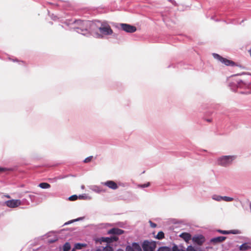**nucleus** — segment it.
<instances>
[{"label": "nucleus", "instance_id": "nucleus-1", "mask_svg": "<svg viewBox=\"0 0 251 251\" xmlns=\"http://www.w3.org/2000/svg\"><path fill=\"white\" fill-rule=\"evenodd\" d=\"M62 24L67 26L69 29H73L77 33L88 36L95 30V21L81 20L68 19L62 22Z\"/></svg>", "mask_w": 251, "mask_h": 251}, {"label": "nucleus", "instance_id": "nucleus-2", "mask_svg": "<svg viewBox=\"0 0 251 251\" xmlns=\"http://www.w3.org/2000/svg\"><path fill=\"white\" fill-rule=\"evenodd\" d=\"M96 24L95 30L99 29L101 34L96 33V37L98 38H102L103 35H110L113 33L112 29L109 25L107 21H100L99 20H95Z\"/></svg>", "mask_w": 251, "mask_h": 251}, {"label": "nucleus", "instance_id": "nucleus-3", "mask_svg": "<svg viewBox=\"0 0 251 251\" xmlns=\"http://www.w3.org/2000/svg\"><path fill=\"white\" fill-rule=\"evenodd\" d=\"M118 240L119 237L116 236L101 237L96 239V242H99L100 244L102 242L106 243V246L102 247V249L100 248V251H114V247L116 246V243Z\"/></svg>", "mask_w": 251, "mask_h": 251}, {"label": "nucleus", "instance_id": "nucleus-4", "mask_svg": "<svg viewBox=\"0 0 251 251\" xmlns=\"http://www.w3.org/2000/svg\"><path fill=\"white\" fill-rule=\"evenodd\" d=\"M140 244L143 251H155L157 244L160 245L161 242L151 240H144Z\"/></svg>", "mask_w": 251, "mask_h": 251}, {"label": "nucleus", "instance_id": "nucleus-5", "mask_svg": "<svg viewBox=\"0 0 251 251\" xmlns=\"http://www.w3.org/2000/svg\"><path fill=\"white\" fill-rule=\"evenodd\" d=\"M236 157L235 155H224L218 159L217 163L222 166L227 167L231 164Z\"/></svg>", "mask_w": 251, "mask_h": 251}, {"label": "nucleus", "instance_id": "nucleus-6", "mask_svg": "<svg viewBox=\"0 0 251 251\" xmlns=\"http://www.w3.org/2000/svg\"><path fill=\"white\" fill-rule=\"evenodd\" d=\"M229 86L233 91H235L237 88H246L251 87V82H245L241 79L236 80V83L231 82L229 84Z\"/></svg>", "mask_w": 251, "mask_h": 251}, {"label": "nucleus", "instance_id": "nucleus-7", "mask_svg": "<svg viewBox=\"0 0 251 251\" xmlns=\"http://www.w3.org/2000/svg\"><path fill=\"white\" fill-rule=\"evenodd\" d=\"M213 57L218 60L219 61L221 62L223 64H224L226 66H237L238 65L236 63L230 60L227 59L226 58H224L216 53H212Z\"/></svg>", "mask_w": 251, "mask_h": 251}, {"label": "nucleus", "instance_id": "nucleus-8", "mask_svg": "<svg viewBox=\"0 0 251 251\" xmlns=\"http://www.w3.org/2000/svg\"><path fill=\"white\" fill-rule=\"evenodd\" d=\"M115 26L118 28H121L122 30L129 33H134L137 30L136 26L128 24H115Z\"/></svg>", "mask_w": 251, "mask_h": 251}, {"label": "nucleus", "instance_id": "nucleus-9", "mask_svg": "<svg viewBox=\"0 0 251 251\" xmlns=\"http://www.w3.org/2000/svg\"><path fill=\"white\" fill-rule=\"evenodd\" d=\"M125 251H143L140 242H127L126 245Z\"/></svg>", "mask_w": 251, "mask_h": 251}, {"label": "nucleus", "instance_id": "nucleus-10", "mask_svg": "<svg viewBox=\"0 0 251 251\" xmlns=\"http://www.w3.org/2000/svg\"><path fill=\"white\" fill-rule=\"evenodd\" d=\"M194 245L201 246L205 241V238L202 234H196L192 238Z\"/></svg>", "mask_w": 251, "mask_h": 251}, {"label": "nucleus", "instance_id": "nucleus-11", "mask_svg": "<svg viewBox=\"0 0 251 251\" xmlns=\"http://www.w3.org/2000/svg\"><path fill=\"white\" fill-rule=\"evenodd\" d=\"M5 204L10 208H16L21 204L20 200L12 199L5 201Z\"/></svg>", "mask_w": 251, "mask_h": 251}, {"label": "nucleus", "instance_id": "nucleus-12", "mask_svg": "<svg viewBox=\"0 0 251 251\" xmlns=\"http://www.w3.org/2000/svg\"><path fill=\"white\" fill-rule=\"evenodd\" d=\"M125 231L117 227H113L107 231L108 234H111V236L119 235L124 234Z\"/></svg>", "mask_w": 251, "mask_h": 251}, {"label": "nucleus", "instance_id": "nucleus-13", "mask_svg": "<svg viewBox=\"0 0 251 251\" xmlns=\"http://www.w3.org/2000/svg\"><path fill=\"white\" fill-rule=\"evenodd\" d=\"M101 184L112 190H116L118 188V184L113 180H107L105 182H102Z\"/></svg>", "mask_w": 251, "mask_h": 251}, {"label": "nucleus", "instance_id": "nucleus-14", "mask_svg": "<svg viewBox=\"0 0 251 251\" xmlns=\"http://www.w3.org/2000/svg\"><path fill=\"white\" fill-rule=\"evenodd\" d=\"M226 239V236H217L212 238L210 240V242L215 245L217 243H222Z\"/></svg>", "mask_w": 251, "mask_h": 251}, {"label": "nucleus", "instance_id": "nucleus-15", "mask_svg": "<svg viewBox=\"0 0 251 251\" xmlns=\"http://www.w3.org/2000/svg\"><path fill=\"white\" fill-rule=\"evenodd\" d=\"M179 236L183 239L186 243H188L191 239V234L190 233L183 232L180 233Z\"/></svg>", "mask_w": 251, "mask_h": 251}, {"label": "nucleus", "instance_id": "nucleus-16", "mask_svg": "<svg viewBox=\"0 0 251 251\" xmlns=\"http://www.w3.org/2000/svg\"><path fill=\"white\" fill-rule=\"evenodd\" d=\"M90 189L97 193H100L101 192H105V190L102 188V187L98 185H93L90 188Z\"/></svg>", "mask_w": 251, "mask_h": 251}, {"label": "nucleus", "instance_id": "nucleus-17", "mask_svg": "<svg viewBox=\"0 0 251 251\" xmlns=\"http://www.w3.org/2000/svg\"><path fill=\"white\" fill-rule=\"evenodd\" d=\"M172 245L171 244L170 246H161L158 248L156 251H171Z\"/></svg>", "mask_w": 251, "mask_h": 251}, {"label": "nucleus", "instance_id": "nucleus-18", "mask_svg": "<svg viewBox=\"0 0 251 251\" xmlns=\"http://www.w3.org/2000/svg\"><path fill=\"white\" fill-rule=\"evenodd\" d=\"M248 244V243H244L241 245L239 247V250L244 251H247L248 249H251V247L249 246Z\"/></svg>", "mask_w": 251, "mask_h": 251}, {"label": "nucleus", "instance_id": "nucleus-19", "mask_svg": "<svg viewBox=\"0 0 251 251\" xmlns=\"http://www.w3.org/2000/svg\"><path fill=\"white\" fill-rule=\"evenodd\" d=\"M172 249L171 251H185L184 249L179 248L178 245L174 243H172Z\"/></svg>", "mask_w": 251, "mask_h": 251}, {"label": "nucleus", "instance_id": "nucleus-20", "mask_svg": "<svg viewBox=\"0 0 251 251\" xmlns=\"http://www.w3.org/2000/svg\"><path fill=\"white\" fill-rule=\"evenodd\" d=\"M38 186L42 189H46L50 187V185L47 182H41L39 183Z\"/></svg>", "mask_w": 251, "mask_h": 251}, {"label": "nucleus", "instance_id": "nucleus-21", "mask_svg": "<svg viewBox=\"0 0 251 251\" xmlns=\"http://www.w3.org/2000/svg\"><path fill=\"white\" fill-rule=\"evenodd\" d=\"M155 238L158 240H162L165 238L164 233L162 231H159L156 235L154 236Z\"/></svg>", "mask_w": 251, "mask_h": 251}, {"label": "nucleus", "instance_id": "nucleus-22", "mask_svg": "<svg viewBox=\"0 0 251 251\" xmlns=\"http://www.w3.org/2000/svg\"><path fill=\"white\" fill-rule=\"evenodd\" d=\"M71 249L70 243L67 242L63 246L62 251H69Z\"/></svg>", "mask_w": 251, "mask_h": 251}, {"label": "nucleus", "instance_id": "nucleus-23", "mask_svg": "<svg viewBox=\"0 0 251 251\" xmlns=\"http://www.w3.org/2000/svg\"><path fill=\"white\" fill-rule=\"evenodd\" d=\"M78 198H79L80 200H87V199L90 200L91 199L90 197L89 196H87L86 194H83L79 195L78 196Z\"/></svg>", "mask_w": 251, "mask_h": 251}, {"label": "nucleus", "instance_id": "nucleus-24", "mask_svg": "<svg viewBox=\"0 0 251 251\" xmlns=\"http://www.w3.org/2000/svg\"><path fill=\"white\" fill-rule=\"evenodd\" d=\"M185 251H196V247L193 246L192 245H190L187 246L186 249H185Z\"/></svg>", "mask_w": 251, "mask_h": 251}, {"label": "nucleus", "instance_id": "nucleus-25", "mask_svg": "<svg viewBox=\"0 0 251 251\" xmlns=\"http://www.w3.org/2000/svg\"><path fill=\"white\" fill-rule=\"evenodd\" d=\"M212 199L216 201H222V196L217 195H214L212 196Z\"/></svg>", "mask_w": 251, "mask_h": 251}, {"label": "nucleus", "instance_id": "nucleus-26", "mask_svg": "<svg viewBox=\"0 0 251 251\" xmlns=\"http://www.w3.org/2000/svg\"><path fill=\"white\" fill-rule=\"evenodd\" d=\"M234 200V199L232 197H229L227 196H222V200L226 201H231Z\"/></svg>", "mask_w": 251, "mask_h": 251}, {"label": "nucleus", "instance_id": "nucleus-27", "mask_svg": "<svg viewBox=\"0 0 251 251\" xmlns=\"http://www.w3.org/2000/svg\"><path fill=\"white\" fill-rule=\"evenodd\" d=\"M241 231L238 229H233L229 230V234H240Z\"/></svg>", "mask_w": 251, "mask_h": 251}, {"label": "nucleus", "instance_id": "nucleus-28", "mask_svg": "<svg viewBox=\"0 0 251 251\" xmlns=\"http://www.w3.org/2000/svg\"><path fill=\"white\" fill-rule=\"evenodd\" d=\"M78 196L76 195H74L69 197L68 199L71 201H74L78 199Z\"/></svg>", "mask_w": 251, "mask_h": 251}, {"label": "nucleus", "instance_id": "nucleus-29", "mask_svg": "<svg viewBox=\"0 0 251 251\" xmlns=\"http://www.w3.org/2000/svg\"><path fill=\"white\" fill-rule=\"evenodd\" d=\"M93 156H89L87 157H86L84 160H83V162L84 163H89L90 162L92 159L93 158Z\"/></svg>", "mask_w": 251, "mask_h": 251}, {"label": "nucleus", "instance_id": "nucleus-30", "mask_svg": "<svg viewBox=\"0 0 251 251\" xmlns=\"http://www.w3.org/2000/svg\"><path fill=\"white\" fill-rule=\"evenodd\" d=\"M217 232L223 234H229V230H223L222 229H218Z\"/></svg>", "mask_w": 251, "mask_h": 251}, {"label": "nucleus", "instance_id": "nucleus-31", "mask_svg": "<svg viewBox=\"0 0 251 251\" xmlns=\"http://www.w3.org/2000/svg\"><path fill=\"white\" fill-rule=\"evenodd\" d=\"M150 185H151L150 182H148L147 183H145V184H143L140 185L139 187H141V188H146V187H148L150 186Z\"/></svg>", "mask_w": 251, "mask_h": 251}, {"label": "nucleus", "instance_id": "nucleus-32", "mask_svg": "<svg viewBox=\"0 0 251 251\" xmlns=\"http://www.w3.org/2000/svg\"><path fill=\"white\" fill-rule=\"evenodd\" d=\"M68 176H69V175H60L59 176H56V178L57 180H59L66 178Z\"/></svg>", "mask_w": 251, "mask_h": 251}, {"label": "nucleus", "instance_id": "nucleus-33", "mask_svg": "<svg viewBox=\"0 0 251 251\" xmlns=\"http://www.w3.org/2000/svg\"><path fill=\"white\" fill-rule=\"evenodd\" d=\"M57 240H58V238L57 237H54L53 239H49L48 240V242L49 243H53L55 242L56 241H57Z\"/></svg>", "mask_w": 251, "mask_h": 251}, {"label": "nucleus", "instance_id": "nucleus-34", "mask_svg": "<svg viewBox=\"0 0 251 251\" xmlns=\"http://www.w3.org/2000/svg\"><path fill=\"white\" fill-rule=\"evenodd\" d=\"M74 222H75V219L71 220H70V221H68L67 222H66V223L63 225V226L68 225L71 224H72V223H74Z\"/></svg>", "mask_w": 251, "mask_h": 251}, {"label": "nucleus", "instance_id": "nucleus-35", "mask_svg": "<svg viewBox=\"0 0 251 251\" xmlns=\"http://www.w3.org/2000/svg\"><path fill=\"white\" fill-rule=\"evenodd\" d=\"M149 223L151 227L155 228L157 226V225L155 223L152 222L151 220H150Z\"/></svg>", "mask_w": 251, "mask_h": 251}, {"label": "nucleus", "instance_id": "nucleus-36", "mask_svg": "<svg viewBox=\"0 0 251 251\" xmlns=\"http://www.w3.org/2000/svg\"><path fill=\"white\" fill-rule=\"evenodd\" d=\"M49 180L50 182H55L57 181V178L56 176V177H54L52 178H50Z\"/></svg>", "mask_w": 251, "mask_h": 251}, {"label": "nucleus", "instance_id": "nucleus-37", "mask_svg": "<svg viewBox=\"0 0 251 251\" xmlns=\"http://www.w3.org/2000/svg\"><path fill=\"white\" fill-rule=\"evenodd\" d=\"M47 4H50L51 5H52L53 6H58V4L56 3H53V2H49L48 1L47 2Z\"/></svg>", "mask_w": 251, "mask_h": 251}, {"label": "nucleus", "instance_id": "nucleus-38", "mask_svg": "<svg viewBox=\"0 0 251 251\" xmlns=\"http://www.w3.org/2000/svg\"><path fill=\"white\" fill-rule=\"evenodd\" d=\"M51 19L53 21L57 20L58 18L57 16L54 15V14H52L50 16Z\"/></svg>", "mask_w": 251, "mask_h": 251}, {"label": "nucleus", "instance_id": "nucleus-39", "mask_svg": "<svg viewBox=\"0 0 251 251\" xmlns=\"http://www.w3.org/2000/svg\"><path fill=\"white\" fill-rule=\"evenodd\" d=\"M169 1L171 2L174 6H177V3L175 0H168Z\"/></svg>", "mask_w": 251, "mask_h": 251}, {"label": "nucleus", "instance_id": "nucleus-40", "mask_svg": "<svg viewBox=\"0 0 251 251\" xmlns=\"http://www.w3.org/2000/svg\"><path fill=\"white\" fill-rule=\"evenodd\" d=\"M83 219H84V217H79L78 218L75 219V222H77V221H81V220H83Z\"/></svg>", "mask_w": 251, "mask_h": 251}, {"label": "nucleus", "instance_id": "nucleus-41", "mask_svg": "<svg viewBox=\"0 0 251 251\" xmlns=\"http://www.w3.org/2000/svg\"><path fill=\"white\" fill-rule=\"evenodd\" d=\"M196 251H202V250L201 248L200 247V246L196 247Z\"/></svg>", "mask_w": 251, "mask_h": 251}, {"label": "nucleus", "instance_id": "nucleus-42", "mask_svg": "<svg viewBox=\"0 0 251 251\" xmlns=\"http://www.w3.org/2000/svg\"><path fill=\"white\" fill-rule=\"evenodd\" d=\"M113 38H115V39H117L118 38V34L117 33H113L112 34Z\"/></svg>", "mask_w": 251, "mask_h": 251}, {"label": "nucleus", "instance_id": "nucleus-43", "mask_svg": "<svg viewBox=\"0 0 251 251\" xmlns=\"http://www.w3.org/2000/svg\"><path fill=\"white\" fill-rule=\"evenodd\" d=\"M6 170V168L0 167V172H4Z\"/></svg>", "mask_w": 251, "mask_h": 251}, {"label": "nucleus", "instance_id": "nucleus-44", "mask_svg": "<svg viewBox=\"0 0 251 251\" xmlns=\"http://www.w3.org/2000/svg\"><path fill=\"white\" fill-rule=\"evenodd\" d=\"M240 93L242 94H248L250 93V92H249L248 91H242V92H241Z\"/></svg>", "mask_w": 251, "mask_h": 251}, {"label": "nucleus", "instance_id": "nucleus-45", "mask_svg": "<svg viewBox=\"0 0 251 251\" xmlns=\"http://www.w3.org/2000/svg\"><path fill=\"white\" fill-rule=\"evenodd\" d=\"M205 120L208 122H211L212 121V119L210 118L205 119Z\"/></svg>", "mask_w": 251, "mask_h": 251}, {"label": "nucleus", "instance_id": "nucleus-46", "mask_svg": "<svg viewBox=\"0 0 251 251\" xmlns=\"http://www.w3.org/2000/svg\"><path fill=\"white\" fill-rule=\"evenodd\" d=\"M178 247H179V248H182V249H185V248L184 247V246L182 245H181V244H180L178 246Z\"/></svg>", "mask_w": 251, "mask_h": 251}, {"label": "nucleus", "instance_id": "nucleus-47", "mask_svg": "<svg viewBox=\"0 0 251 251\" xmlns=\"http://www.w3.org/2000/svg\"><path fill=\"white\" fill-rule=\"evenodd\" d=\"M116 251H125L121 248L118 249Z\"/></svg>", "mask_w": 251, "mask_h": 251}, {"label": "nucleus", "instance_id": "nucleus-48", "mask_svg": "<svg viewBox=\"0 0 251 251\" xmlns=\"http://www.w3.org/2000/svg\"><path fill=\"white\" fill-rule=\"evenodd\" d=\"M119 185L120 186H124V185L123 184H122L121 183H119Z\"/></svg>", "mask_w": 251, "mask_h": 251}, {"label": "nucleus", "instance_id": "nucleus-49", "mask_svg": "<svg viewBox=\"0 0 251 251\" xmlns=\"http://www.w3.org/2000/svg\"><path fill=\"white\" fill-rule=\"evenodd\" d=\"M84 188V185H82V186H81V188H82V189H83Z\"/></svg>", "mask_w": 251, "mask_h": 251}, {"label": "nucleus", "instance_id": "nucleus-50", "mask_svg": "<svg viewBox=\"0 0 251 251\" xmlns=\"http://www.w3.org/2000/svg\"><path fill=\"white\" fill-rule=\"evenodd\" d=\"M6 197L7 198H10V196H9L8 195H6Z\"/></svg>", "mask_w": 251, "mask_h": 251}, {"label": "nucleus", "instance_id": "nucleus-51", "mask_svg": "<svg viewBox=\"0 0 251 251\" xmlns=\"http://www.w3.org/2000/svg\"><path fill=\"white\" fill-rule=\"evenodd\" d=\"M13 61H18V60L17 59L16 60H13Z\"/></svg>", "mask_w": 251, "mask_h": 251}, {"label": "nucleus", "instance_id": "nucleus-52", "mask_svg": "<svg viewBox=\"0 0 251 251\" xmlns=\"http://www.w3.org/2000/svg\"><path fill=\"white\" fill-rule=\"evenodd\" d=\"M171 67V65H169V66H168V68H170V67Z\"/></svg>", "mask_w": 251, "mask_h": 251}, {"label": "nucleus", "instance_id": "nucleus-53", "mask_svg": "<svg viewBox=\"0 0 251 251\" xmlns=\"http://www.w3.org/2000/svg\"><path fill=\"white\" fill-rule=\"evenodd\" d=\"M61 26H62V27H64V25H61Z\"/></svg>", "mask_w": 251, "mask_h": 251}, {"label": "nucleus", "instance_id": "nucleus-54", "mask_svg": "<svg viewBox=\"0 0 251 251\" xmlns=\"http://www.w3.org/2000/svg\"><path fill=\"white\" fill-rule=\"evenodd\" d=\"M239 75V74H236L235 75Z\"/></svg>", "mask_w": 251, "mask_h": 251}]
</instances>
